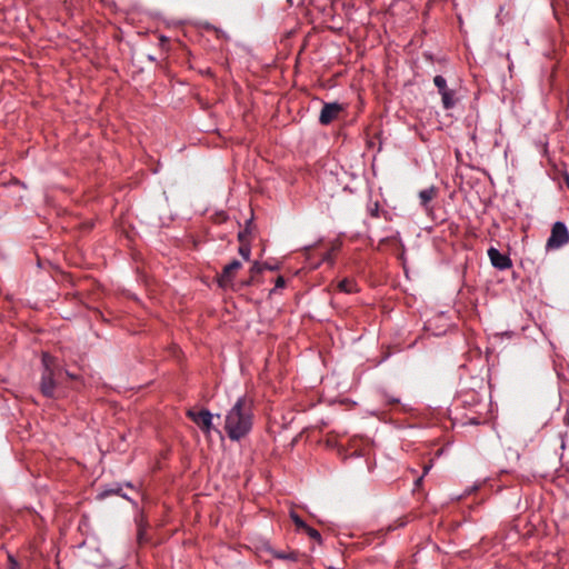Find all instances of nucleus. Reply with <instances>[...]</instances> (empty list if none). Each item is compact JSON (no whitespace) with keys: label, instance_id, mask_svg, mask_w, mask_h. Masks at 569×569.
<instances>
[{"label":"nucleus","instance_id":"obj_1","mask_svg":"<svg viewBox=\"0 0 569 569\" xmlns=\"http://www.w3.org/2000/svg\"><path fill=\"white\" fill-rule=\"evenodd\" d=\"M252 425V400L240 397L226 415L224 430L231 440L239 441L251 431Z\"/></svg>","mask_w":569,"mask_h":569},{"label":"nucleus","instance_id":"obj_2","mask_svg":"<svg viewBox=\"0 0 569 569\" xmlns=\"http://www.w3.org/2000/svg\"><path fill=\"white\" fill-rule=\"evenodd\" d=\"M43 363V372L40 381V391L44 397L48 398H59L62 396V391L60 389L62 371L56 370L54 359L48 353H43L42 356Z\"/></svg>","mask_w":569,"mask_h":569},{"label":"nucleus","instance_id":"obj_3","mask_svg":"<svg viewBox=\"0 0 569 569\" xmlns=\"http://www.w3.org/2000/svg\"><path fill=\"white\" fill-rule=\"evenodd\" d=\"M369 451V440L360 437H352L348 441V447L339 445L338 455L346 459L353 456H366Z\"/></svg>","mask_w":569,"mask_h":569},{"label":"nucleus","instance_id":"obj_4","mask_svg":"<svg viewBox=\"0 0 569 569\" xmlns=\"http://www.w3.org/2000/svg\"><path fill=\"white\" fill-rule=\"evenodd\" d=\"M569 242V232L563 222H556L552 226L551 234L547 240L546 248L548 250L559 249Z\"/></svg>","mask_w":569,"mask_h":569},{"label":"nucleus","instance_id":"obj_5","mask_svg":"<svg viewBox=\"0 0 569 569\" xmlns=\"http://www.w3.org/2000/svg\"><path fill=\"white\" fill-rule=\"evenodd\" d=\"M188 418H190L204 433H210L212 429V415L209 410L202 409L194 411L192 409L187 411Z\"/></svg>","mask_w":569,"mask_h":569},{"label":"nucleus","instance_id":"obj_6","mask_svg":"<svg viewBox=\"0 0 569 569\" xmlns=\"http://www.w3.org/2000/svg\"><path fill=\"white\" fill-rule=\"evenodd\" d=\"M345 111V107L338 102H325L319 116V122L323 126L330 124Z\"/></svg>","mask_w":569,"mask_h":569},{"label":"nucleus","instance_id":"obj_7","mask_svg":"<svg viewBox=\"0 0 569 569\" xmlns=\"http://www.w3.org/2000/svg\"><path fill=\"white\" fill-rule=\"evenodd\" d=\"M241 267L242 264L238 260H233L229 264H227L223 268L222 272L218 276L219 287L223 289L231 287L233 278Z\"/></svg>","mask_w":569,"mask_h":569},{"label":"nucleus","instance_id":"obj_8","mask_svg":"<svg viewBox=\"0 0 569 569\" xmlns=\"http://www.w3.org/2000/svg\"><path fill=\"white\" fill-rule=\"evenodd\" d=\"M488 257L491 264L500 270L508 269L511 266V261L508 256L501 253L498 249L490 247L488 249Z\"/></svg>","mask_w":569,"mask_h":569},{"label":"nucleus","instance_id":"obj_9","mask_svg":"<svg viewBox=\"0 0 569 569\" xmlns=\"http://www.w3.org/2000/svg\"><path fill=\"white\" fill-rule=\"evenodd\" d=\"M337 287L340 291L346 292V293H352V292L358 291L357 282L353 279H349V278H346V279H342L341 281H339Z\"/></svg>","mask_w":569,"mask_h":569},{"label":"nucleus","instance_id":"obj_10","mask_svg":"<svg viewBox=\"0 0 569 569\" xmlns=\"http://www.w3.org/2000/svg\"><path fill=\"white\" fill-rule=\"evenodd\" d=\"M441 101H442V104H443V108L445 109H451L456 106L457 103V99L455 98V91L449 89L445 92H442L441 94Z\"/></svg>","mask_w":569,"mask_h":569},{"label":"nucleus","instance_id":"obj_11","mask_svg":"<svg viewBox=\"0 0 569 569\" xmlns=\"http://www.w3.org/2000/svg\"><path fill=\"white\" fill-rule=\"evenodd\" d=\"M437 196V189L435 187H430L428 189L421 190L419 192V199L423 207H427V204Z\"/></svg>","mask_w":569,"mask_h":569},{"label":"nucleus","instance_id":"obj_12","mask_svg":"<svg viewBox=\"0 0 569 569\" xmlns=\"http://www.w3.org/2000/svg\"><path fill=\"white\" fill-rule=\"evenodd\" d=\"M382 246H392L393 248H403L401 240L396 236L386 237L379 241V248Z\"/></svg>","mask_w":569,"mask_h":569},{"label":"nucleus","instance_id":"obj_13","mask_svg":"<svg viewBox=\"0 0 569 569\" xmlns=\"http://www.w3.org/2000/svg\"><path fill=\"white\" fill-rule=\"evenodd\" d=\"M239 240L241 242V246L239 247V254L244 259V260H249L250 259V253H251V250H250V247L248 244H244L243 241H244V233L240 232L239 233Z\"/></svg>","mask_w":569,"mask_h":569},{"label":"nucleus","instance_id":"obj_14","mask_svg":"<svg viewBox=\"0 0 569 569\" xmlns=\"http://www.w3.org/2000/svg\"><path fill=\"white\" fill-rule=\"evenodd\" d=\"M433 83L435 86L437 87L438 89V92L441 94L442 92L449 90L448 86H447V81L446 79L442 77V76H436L433 78Z\"/></svg>","mask_w":569,"mask_h":569},{"label":"nucleus","instance_id":"obj_15","mask_svg":"<svg viewBox=\"0 0 569 569\" xmlns=\"http://www.w3.org/2000/svg\"><path fill=\"white\" fill-rule=\"evenodd\" d=\"M262 270H263V266H261V264H260V263H258V262H254V263L252 264V267L250 268V274H251V276H250L249 280H248V281H246V284H247V286L251 284V283L253 282V280H254V277H256L257 274H259Z\"/></svg>","mask_w":569,"mask_h":569},{"label":"nucleus","instance_id":"obj_16","mask_svg":"<svg viewBox=\"0 0 569 569\" xmlns=\"http://www.w3.org/2000/svg\"><path fill=\"white\" fill-rule=\"evenodd\" d=\"M305 530H306V532L308 533V536H309L311 539L317 540V541H320L321 536H320V533H319V531H318V530H316V529H313V528H311V527H309V526H307Z\"/></svg>","mask_w":569,"mask_h":569},{"label":"nucleus","instance_id":"obj_17","mask_svg":"<svg viewBox=\"0 0 569 569\" xmlns=\"http://www.w3.org/2000/svg\"><path fill=\"white\" fill-rule=\"evenodd\" d=\"M291 518L295 522V525L298 527V528H302V529H306L307 525L306 522L297 515H291Z\"/></svg>","mask_w":569,"mask_h":569},{"label":"nucleus","instance_id":"obj_18","mask_svg":"<svg viewBox=\"0 0 569 569\" xmlns=\"http://www.w3.org/2000/svg\"><path fill=\"white\" fill-rule=\"evenodd\" d=\"M277 558H280V559H291V560H296V559H297V556H296V553H293V552H290V553H288V555H286V553H278V555H277Z\"/></svg>","mask_w":569,"mask_h":569},{"label":"nucleus","instance_id":"obj_19","mask_svg":"<svg viewBox=\"0 0 569 569\" xmlns=\"http://www.w3.org/2000/svg\"><path fill=\"white\" fill-rule=\"evenodd\" d=\"M286 286V280L283 277L279 276L276 280V288H283Z\"/></svg>","mask_w":569,"mask_h":569},{"label":"nucleus","instance_id":"obj_20","mask_svg":"<svg viewBox=\"0 0 569 569\" xmlns=\"http://www.w3.org/2000/svg\"><path fill=\"white\" fill-rule=\"evenodd\" d=\"M370 214L375 218L379 217V206L378 203L373 204V208L370 209Z\"/></svg>","mask_w":569,"mask_h":569},{"label":"nucleus","instance_id":"obj_21","mask_svg":"<svg viewBox=\"0 0 569 569\" xmlns=\"http://www.w3.org/2000/svg\"><path fill=\"white\" fill-rule=\"evenodd\" d=\"M120 491H121V489H117V490H113V489H112V490L106 491V492L103 493V496H108V495H121V493H120Z\"/></svg>","mask_w":569,"mask_h":569},{"label":"nucleus","instance_id":"obj_22","mask_svg":"<svg viewBox=\"0 0 569 569\" xmlns=\"http://www.w3.org/2000/svg\"><path fill=\"white\" fill-rule=\"evenodd\" d=\"M330 259H331V258H330V252H326V253L323 254V257H322V261H328V260H330Z\"/></svg>","mask_w":569,"mask_h":569},{"label":"nucleus","instance_id":"obj_23","mask_svg":"<svg viewBox=\"0 0 569 569\" xmlns=\"http://www.w3.org/2000/svg\"><path fill=\"white\" fill-rule=\"evenodd\" d=\"M9 559H10V561L12 562V567H11L10 569H17V568H16L17 563L13 561V559H12V557H11V556H9Z\"/></svg>","mask_w":569,"mask_h":569},{"label":"nucleus","instance_id":"obj_24","mask_svg":"<svg viewBox=\"0 0 569 569\" xmlns=\"http://www.w3.org/2000/svg\"><path fill=\"white\" fill-rule=\"evenodd\" d=\"M389 403H390V405L399 403V400H398V399H391V400L389 401Z\"/></svg>","mask_w":569,"mask_h":569},{"label":"nucleus","instance_id":"obj_25","mask_svg":"<svg viewBox=\"0 0 569 569\" xmlns=\"http://www.w3.org/2000/svg\"><path fill=\"white\" fill-rule=\"evenodd\" d=\"M429 469H430V466H426V467L423 468V475L428 473Z\"/></svg>","mask_w":569,"mask_h":569},{"label":"nucleus","instance_id":"obj_26","mask_svg":"<svg viewBox=\"0 0 569 569\" xmlns=\"http://www.w3.org/2000/svg\"><path fill=\"white\" fill-rule=\"evenodd\" d=\"M138 539H139V541H141V540L143 539V533H142V531H139Z\"/></svg>","mask_w":569,"mask_h":569},{"label":"nucleus","instance_id":"obj_27","mask_svg":"<svg viewBox=\"0 0 569 569\" xmlns=\"http://www.w3.org/2000/svg\"><path fill=\"white\" fill-rule=\"evenodd\" d=\"M422 481V478H418L417 481H416V485L419 486Z\"/></svg>","mask_w":569,"mask_h":569}]
</instances>
